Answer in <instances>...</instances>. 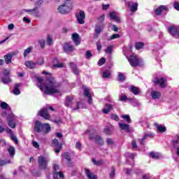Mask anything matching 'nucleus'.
Masks as SVG:
<instances>
[{
    "instance_id": "nucleus-20",
    "label": "nucleus",
    "mask_w": 179,
    "mask_h": 179,
    "mask_svg": "<svg viewBox=\"0 0 179 179\" xmlns=\"http://www.w3.org/2000/svg\"><path fill=\"white\" fill-rule=\"evenodd\" d=\"M119 127L122 131H125L128 133L131 132V127H129V124L125 123H119Z\"/></svg>"
},
{
    "instance_id": "nucleus-38",
    "label": "nucleus",
    "mask_w": 179,
    "mask_h": 179,
    "mask_svg": "<svg viewBox=\"0 0 179 179\" xmlns=\"http://www.w3.org/2000/svg\"><path fill=\"white\" fill-rule=\"evenodd\" d=\"M47 45H52V36L48 34L46 37Z\"/></svg>"
},
{
    "instance_id": "nucleus-6",
    "label": "nucleus",
    "mask_w": 179,
    "mask_h": 179,
    "mask_svg": "<svg viewBox=\"0 0 179 179\" xmlns=\"http://www.w3.org/2000/svg\"><path fill=\"white\" fill-rule=\"evenodd\" d=\"M9 75H10V72L8 70H4L3 71L2 76H1V82L4 85H8V83L12 82Z\"/></svg>"
},
{
    "instance_id": "nucleus-5",
    "label": "nucleus",
    "mask_w": 179,
    "mask_h": 179,
    "mask_svg": "<svg viewBox=\"0 0 179 179\" xmlns=\"http://www.w3.org/2000/svg\"><path fill=\"white\" fill-rule=\"evenodd\" d=\"M72 8H73V4H66L65 3L63 5H61L58 8V11L59 13H62L65 15L66 13H69L72 10Z\"/></svg>"
},
{
    "instance_id": "nucleus-15",
    "label": "nucleus",
    "mask_w": 179,
    "mask_h": 179,
    "mask_svg": "<svg viewBox=\"0 0 179 179\" xmlns=\"http://www.w3.org/2000/svg\"><path fill=\"white\" fill-rule=\"evenodd\" d=\"M162 12H166L165 14L167 13V12H169V8H167V6H159L156 10H155V14L157 16H159V15H162Z\"/></svg>"
},
{
    "instance_id": "nucleus-25",
    "label": "nucleus",
    "mask_w": 179,
    "mask_h": 179,
    "mask_svg": "<svg viewBox=\"0 0 179 179\" xmlns=\"http://www.w3.org/2000/svg\"><path fill=\"white\" fill-rule=\"evenodd\" d=\"M4 61L6 64H9L12 62V58H13V55L11 53H8L7 55H4L3 57Z\"/></svg>"
},
{
    "instance_id": "nucleus-36",
    "label": "nucleus",
    "mask_w": 179,
    "mask_h": 179,
    "mask_svg": "<svg viewBox=\"0 0 179 179\" xmlns=\"http://www.w3.org/2000/svg\"><path fill=\"white\" fill-rule=\"evenodd\" d=\"M92 162L93 164H94L95 166H101V164H104V161H103V159H100L97 161L96 160V159L92 158Z\"/></svg>"
},
{
    "instance_id": "nucleus-14",
    "label": "nucleus",
    "mask_w": 179,
    "mask_h": 179,
    "mask_svg": "<svg viewBox=\"0 0 179 179\" xmlns=\"http://www.w3.org/2000/svg\"><path fill=\"white\" fill-rule=\"evenodd\" d=\"M52 145L54 146V148H55V152L56 153H59V152H61V149H62V145L59 144L58 139L55 138L52 141Z\"/></svg>"
},
{
    "instance_id": "nucleus-48",
    "label": "nucleus",
    "mask_w": 179,
    "mask_h": 179,
    "mask_svg": "<svg viewBox=\"0 0 179 179\" xmlns=\"http://www.w3.org/2000/svg\"><path fill=\"white\" fill-rule=\"evenodd\" d=\"M63 157H64V159L66 160H67V162L69 161V160H71V154L69 152H64L63 154Z\"/></svg>"
},
{
    "instance_id": "nucleus-58",
    "label": "nucleus",
    "mask_w": 179,
    "mask_h": 179,
    "mask_svg": "<svg viewBox=\"0 0 179 179\" xmlns=\"http://www.w3.org/2000/svg\"><path fill=\"white\" fill-rule=\"evenodd\" d=\"M115 38H120V34H114L113 35L110 36L109 40H115Z\"/></svg>"
},
{
    "instance_id": "nucleus-62",
    "label": "nucleus",
    "mask_w": 179,
    "mask_h": 179,
    "mask_svg": "<svg viewBox=\"0 0 179 179\" xmlns=\"http://www.w3.org/2000/svg\"><path fill=\"white\" fill-rule=\"evenodd\" d=\"M32 145L36 148V149H38V148H40V145H38V143H37L36 141H32Z\"/></svg>"
},
{
    "instance_id": "nucleus-19",
    "label": "nucleus",
    "mask_w": 179,
    "mask_h": 179,
    "mask_svg": "<svg viewBox=\"0 0 179 179\" xmlns=\"http://www.w3.org/2000/svg\"><path fill=\"white\" fill-rule=\"evenodd\" d=\"M155 134L153 133L145 134L143 137L138 140V142H140V145H143V141H145V139H148V138H153Z\"/></svg>"
},
{
    "instance_id": "nucleus-34",
    "label": "nucleus",
    "mask_w": 179,
    "mask_h": 179,
    "mask_svg": "<svg viewBox=\"0 0 179 179\" xmlns=\"http://www.w3.org/2000/svg\"><path fill=\"white\" fill-rule=\"evenodd\" d=\"M38 8L37 7L33 8V9H24V10L27 12V13H31L37 15L38 13Z\"/></svg>"
},
{
    "instance_id": "nucleus-43",
    "label": "nucleus",
    "mask_w": 179,
    "mask_h": 179,
    "mask_svg": "<svg viewBox=\"0 0 179 179\" xmlns=\"http://www.w3.org/2000/svg\"><path fill=\"white\" fill-rule=\"evenodd\" d=\"M143 45H145L143 42H136L135 43L136 50H141L143 48Z\"/></svg>"
},
{
    "instance_id": "nucleus-23",
    "label": "nucleus",
    "mask_w": 179,
    "mask_h": 179,
    "mask_svg": "<svg viewBox=\"0 0 179 179\" xmlns=\"http://www.w3.org/2000/svg\"><path fill=\"white\" fill-rule=\"evenodd\" d=\"M129 90L135 96H138V94H139V93H141V90L139 89V87H136L134 85H131Z\"/></svg>"
},
{
    "instance_id": "nucleus-42",
    "label": "nucleus",
    "mask_w": 179,
    "mask_h": 179,
    "mask_svg": "<svg viewBox=\"0 0 179 179\" xmlns=\"http://www.w3.org/2000/svg\"><path fill=\"white\" fill-rule=\"evenodd\" d=\"M10 163H12L10 159L3 160L2 159H0V166H6V164H9Z\"/></svg>"
},
{
    "instance_id": "nucleus-57",
    "label": "nucleus",
    "mask_w": 179,
    "mask_h": 179,
    "mask_svg": "<svg viewBox=\"0 0 179 179\" xmlns=\"http://www.w3.org/2000/svg\"><path fill=\"white\" fill-rule=\"evenodd\" d=\"M104 132L106 135H111V134H113V132H111V129L108 127L105 128Z\"/></svg>"
},
{
    "instance_id": "nucleus-9",
    "label": "nucleus",
    "mask_w": 179,
    "mask_h": 179,
    "mask_svg": "<svg viewBox=\"0 0 179 179\" xmlns=\"http://www.w3.org/2000/svg\"><path fill=\"white\" fill-rule=\"evenodd\" d=\"M76 16L79 24H85V19H86V14L85 13V11L80 10L79 13L76 14Z\"/></svg>"
},
{
    "instance_id": "nucleus-59",
    "label": "nucleus",
    "mask_w": 179,
    "mask_h": 179,
    "mask_svg": "<svg viewBox=\"0 0 179 179\" xmlns=\"http://www.w3.org/2000/svg\"><path fill=\"white\" fill-rule=\"evenodd\" d=\"M126 155H127V157H129V159H131V160H134V158L136 156L135 153H129V152H128Z\"/></svg>"
},
{
    "instance_id": "nucleus-26",
    "label": "nucleus",
    "mask_w": 179,
    "mask_h": 179,
    "mask_svg": "<svg viewBox=\"0 0 179 179\" xmlns=\"http://www.w3.org/2000/svg\"><path fill=\"white\" fill-rule=\"evenodd\" d=\"M20 86H21L20 83L15 84L14 90H13V93L15 96H19V94H20V90H19V87H20Z\"/></svg>"
},
{
    "instance_id": "nucleus-17",
    "label": "nucleus",
    "mask_w": 179,
    "mask_h": 179,
    "mask_svg": "<svg viewBox=\"0 0 179 179\" xmlns=\"http://www.w3.org/2000/svg\"><path fill=\"white\" fill-rule=\"evenodd\" d=\"M103 29H104V24L96 25L95 27V34H94V38H97V37H99V34L101 33Z\"/></svg>"
},
{
    "instance_id": "nucleus-39",
    "label": "nucleus",
    "mask_w": 179,
    "mask_h": 179,
    "mask_svg": "<svg viewBox=\"0 0 179 179\" xmlns=\"http://www.w3.org/2000/svg\"><path fill=\"white\" fill-rule=\"evenodd\" d=\"M129 100V101H132L134 100L132 98H128L127 96L122 94L119 99V101H127Z\"/></svg>"
},
{
    "instance_id": "nucleus-52",
    "label": "nucleus",
    "mask_w": 179,
    "mask_h": 179,
    "mask_svg": "<svg viewBox=\"0 0 179 179\" xmlns=\"http://www.w3.org/2000/svg\"><path fill=\"white\" fill-rule=\"evenodd\" d=\"M44 64V58L39 57L36 61V65H43Z\"/></svg>"
},
{
    "instance_id": "nucleus-47",
    "label": "nucleus",
    "mask_w": 179,
    "mask_h": 179,
    "mask_svg": "<svg viewBox=\"0 0 179 179\" xmlns=\"http://www.w3.org/2000/svg\"><path fill=\"white\" fill-rule=\"evenodd\" d=\"M110 76H111V73L110 72V71L106 70L103 71V78H110Z\"/></svg>"
},
{
    "instance_id": "nucleus-13",
    "label": "nucleus",
    "mask_w": 179,
    "mask_h": 179,
    "mask_svg": "<svg viewBox=\"0 0 179 179\" xmlns=\"http://www.w3.org/2000/svg\"><path fill=\"white\" fill-rule=\"evenodd\" d=\"M83 94L85 97H87L88 99V103L92 104L93 103V99H92V93H90V91L86 86H83Z\"/></svg>"
},
{
    "instance_id": "nucleus-54",
    "label": "nucleus",
    "mask_w": 179,
    "mask_h": 179,
    "mask_svg": "<svg viewBox=\"0 0 179 179\" xmlns=\"http://www.w3.org/2000/svg\"><path fill=\"white\" fill-rule=\"evenodd\" d=\"M92 57H93V55H92V51L87 50L85 52V58L89 59V58H92Z\"/></svg>"
},
{
    "instance_id": "nucleus-1",
    "label": "nucleus",
    "mask_w": 179,
    "mask_h": 179,
    "mask_svg": "<svg viewBox=\"0 0 179 179\" xmlns=\"http://www.w3.org/2000/svg\"><path fill=\"white\" fill-rule=\"evenodd\" d=\"M36 80L38 82V87L41 90H45V94H55L59 93V86L61 85L55 80L53 77L47 78L44 83V80L41 77H36Z\"/></svg>"
},
{
    "instance_id": "nucleus-24",
    "label": "nucleus",
    "mask_w": 179,
    "mask_h": 179,
    "mask_svg": "<svg viewBox=\"0 0 179 179\" xmlns=\"http://www.w3.org/2000/svg\"><path fill=\"white\" fill-rule=\"evenodd\" d=\"M36 65H37V63L34 62L33 61L29 60L25 62V66L29 69H34V68H36Z\"/></svg>"
},
{
    "instance_id": "nucleus-2",
    "label": "nucleus",
    "mask_w": 179,
    "mask_h": 179,
    "mask_svg": "<svg viewBox=\"0 0 179 179\" xmlns=\"http://www.w3.org/2000/svg\"><path fill=\"white\" fill-rule=\"evenodd\" d=\"M128 61L133 68H136V66H142L143 65V62L142 59L138 57L135 55H131L128 58Z\"/></svg>"
},
{
    "instance_id": "nucleus-41",
    "label": "nucleus",
    "mask_w": 179,
    "mask_h": 179,
    "mask_svg": "<svg viewBox=\"0 0 179 179\" xmlns=\"http://www.w3.org/2000/svg\"><path fill=\"white\" fill-rule=\"evenodd\" d=\"M96 143L98 145H103L104 141H103V138L101 137L97 136L94 138Z\"/></svg>"
},
{
    "instance_id": "nucleus-21",
    "label": "nucleus",
    "mask_w": 179,
    "mask_h": 179,
    "mask_svg": "<svg viewBox=\"0 0 179 179\" xmlns=\"http://www.w3.org/2000/svg\"><path fill=\"white\" fill-rule=\"evenodd\" d=\"M72 40L76 45H79V44H80V37L78 34H73Z\"/></svg>"
},
{
    "instance_id": "nucleus-37",
    "label": "nucleus",
    "mask_w": 179,
    "mask_h": 179,
    "mask_svg": "<svg viewBox=\"0 0 179 179\" xmlns=\"http://www.w3.org/2000/svg\"><path fill=\"white\" fill-rule=\"evenodd\" d=\"M178 143H179V137L178 136H176L175 138L172 140V145L173 148H177L178 146Z\"/></svg>"
},
{
    "instance_id": "nucleus-50",
    "label": "nucleus",
    "mask_w": 179,
    "mask_h": 179,
    "mask_svg": "<svg viewBox=\"0 0 179 179\" xmlns=\"http://www.w3.org/2000/svg\"><path fill=\"white\" fill-rule=\"evenodd\" d=\"M38 44H40L42 50H44V48L45 47V41L44 39H41L38 41Z\"/></svg>"
},
{
    "instance_id": "nucleus-12",
    "label": "nucleus",
    "mask_w": 179,
    "mask_h": 179,
    "mask_svg": "<svg viewBox=\"0 0 179 179\" xmlns=\"http://www.w3.org/2000/svg\"><path fill=\"white\" fill-rule=\"evenodd\" d=\"M110 103H106L105 104V108L102 109V113L103 114H108L110 111L114 110V106H115V103L111 101H109Z\"/></svg>"
},
{
    "instance_id": "nucleus-3",
    "label": "nucleus",
    "mask_w": 179,
    "mask_h": 179,
    "mask_svg": "<svg viewBox=\"0 0 179 179\" xmlns=\"http://www.w3.org/2000/svg\"><path fill=\"white\" fill-rule=\"evenodd\" d=\"M65 106L66 107H70L73 111L79 110V102H73V97L66 96Z\"/></svg>"
},
{
    "instance_id": "nucleus-40",
    "label": "nucleus",
    "mask_w": 179,
    "mask_h": 179,
    "mask_svg": "<svg viewBox=\"0 0 179 179\" xmlns=\"http://www.w3.org/2000/svg\"><path fill=\"white\" fill-rule=\"evenodd\" d=\"M8 152L10 155V156L11 157H13V156H15V147L13 146H10L8 148Z\"/></svg>"
},
{
    "instance_id": "nucleus-8",
    "label": "nucleus",
    "mask_w": 179,
    "mask_h": 179,
    "mask_svg": "<svg viewBox=\"0 0 179 179\" xmlns=\"http://www.w3.org/2000/svg\"><path fill=\"white\" fill-rule=\"evenodd\" d=\"M8 125L10 128L16 127V116L13 113H10L7 116Z\"/></svg>"
},
{
    "instance_id": "nucleus-27",
    "label": "nucleus",
    "mask_w": 179,
    "mask_h": 179,
    "mask_svg": "<svg viewBox=\"0 0 179 179\" xmlns=\"http://www.w3.org/2000/svg\"><path fill=\"white\" fill-rule=\"evenodd\" d=\"M168 31L171 36H177V33L178 31V29H177L176 27H170L168 28Z\"/></svg>"
},
{
    "instance_id": "nucleus-18",
    "label": "nucleus",
    "mask_w": 179,
    "mask_h": 179,
    "mask_svg": "<svg viewBox=\"0 0 179 179\" xmlns=\"http://www.w3.org/2000/svg\"><path fill=\"white\" fill-rule=\"evenodd\" d=\"M127 6H129L131 12H136L138 10V3L128 1Z\"/></svg>"
},
{
    "instance_id": "nucleus-45",
    "label": "nucleus",
    "mask_w": 179,
    "mask_h": 179,
    "mask_svg": "<svg viewBox=\"0 0 179 179\" xmlns=\"http://www.w3.org/2000/svg\"><path fill=\"white\" fill-rule=\"evenodd\" d=\"M150 157H152V159H159L160 157V153L159 152H150Z\"/></svg>"
},
{
    "instance_id": "nucleus-7",
    "label": "nucleus",
    "mask_w": 179,
    "mask_h": 179,
    "mask_svg": "<svg viewBox=\"0 0 179 179\" xmlns=\"http://www.w3.org/2000/svg\"><path fill=\"white\" fill-rule=\"evenodd\" d=\"M38 115L44 118V120H48V121H51V115L50 113H48V108H42L38 113Z\"/></svg>"
},
{
    "instance_id": "nucleus-63",
    "label": "nucleus",
    "mask_w": 179,
    "mask_h": 179,
    "mask_svg": "<svg viewBox=\"0 0 179 179\" xmlns=\"http://www.w3.org/2000/svg\"><path fill=\"white\" fill-rule=\"evenodd\" d=\"M11 139L12 141H13V142H15V143H18V140H17V138L14 136L13 134L11 135Z\"/></svg>"
},
{
    "instance_id": "nucleus-11",
    "label": "nucleus",
    "mask_w": 179,
    "mask_h": 179,
    "mask_svg": "<svg viewBox=\"0 0 179 179\" xmlns=\"http://www.w3.org/2000/svg\"><path fill=\"white\" fill-rule=\"evenodd\" d=\"M63 50L64 52H73L76 48H75V46H73L71 42H69V43H64Z\"/></svg>"
},
{
    "instance_id": "nucleus-35",
    "label": "nucleus",
    "mask_w": 179,
    "mask_h": 179,
    "mask_svg": "<svg viewBox=\"0 0 179 179\" xmlns=\"http://www.w3.org/2000/svg\"><path fill=\"white\" fill-rule=\"evenodd\" d=\"M43 131H44V134H48V132L51 131V127L50 126V124L43 123Z\"/></svg>"
},
{
    "instance_id": "nucleus-51",
    "label": "nucleus",
    "mask_w": 179,
    "mask_h": 179,
    "mask_svg": "<svg viewBox=\"0 0 179 179\" xmlns=\"http://www.w3.org/2000/svg\"><path fill=\"white\" fill-rule=\"evenodd\" d=\"M104 64H106V58L102 57L99 60L98 65L99 66H101V65H104Z\"/></svg>"
},
{
    "instance_id": "nucleus-31",
    "label": "nucleus",
    "mask_w": 179,
    "mask_h": 179,
    "mask_svg": "<svg viewBox=\"0 0 179 179\" xmlns=\"http://www.w3.org/2000/svg\"><path fill=\"white\" fill-rule=\"evenodd\" d=\"M127 77L124 75L123 73L119 72L117 78L118 82H125Z\"/></svg>"
},
{
    "instance_id": "nucleus-10",
    "label": "nucleus",
    "mask_w": 179,
    "mask_h": 179,
    "mask_svg": "<svg viewBox=\"0 0 179 179\" xmlns=\"http://www.w3.org/2000/svg\"><path fill=\"white\" fill-rule=\"evenodd\" d=\"M154 83H155V85H159L160 87H162V89H164L165 87H166V82H167V79L162 77L160 78H155L153 80Z\"/></svg>"
},
{
    "instance_id": "nucleus-28",
    "label": "nucleus",
    "mask_w": 179,
    "mask_h": 179,
    "mask_svg": "<svg viewBox=\"0 0 179 179\" xmlns=\"http://www.w3.org/2000/svg\"><path fill=\"white\" fill-rule=\"evenodd\" d=\"M109 16L112 20H115V22H117V23H120V17L117 16V15L115 14V12H110L109 13Z\"/></svg>"
},
{
    "instance_id": "nucleus-56",
    "label": "nucleus",
    "mask_w": 179,
    "mask_h": 179,
    "mask_svg": "<svg viewBox=\"0 0 179 179\" xmlns=\"http://www.w3.org/2000/svg\"><path fill=\"white\" fill-rule=\"evenodd\" d=\"M53 68H64V64L61 62H58L57 64H54Z\"/></svg>"
},
{
    "instance_id": "nucleus-55",
    "label": "nucleus",
    "mask_w": 179,
    "mask_h": 179,
    "mask_svg": "<svg viewBox=\"0 0 179 179\" xmlns=\"http://www.w3.org/2000/svg\"><path fill=\"white\" fill-rule=\"evenodd\" d=\"M105 52L106 54H111L113 52V46H108Z\"/></svg>"
},
{
    "instance_id": "nucleus-32",
    "label": "nucleus",
    "mask_w": 179,
    "mask_h": 179,
    "mask_svg": "<svg viewBox=\"0 0 179 179\" xmlns=\"http://www.w3.org/2000/svg\"><path fill=\"white\" fill-rule=\"evenodd\" d=\"M85 173L87 174V177L89 179H97V177L93 174V173L90 172V170L85 169Z\"/></svg>"
},
{
    "instance_id": "nucleus-33",
    "label": "nucleus",
    "mask_w": 179,
    "mask_h": 179,
    "mask_svg": "<svg viewBox=\"0 0 179 179\" xmlns=\"http://www.w3.org/2000/svg\"><path fill=\"white\" fill-rule=\"evenodd\" d=\"M0 107L2 110H11L10 106L5 101L1 102Z\"/></svg>"
},
{
    "instance_id": "nucleus-44",
    "label": "nucleus",
    "mask_w": 179,
    "mask_h": 179,
    "mask_svg": "<svg viewBox=\"0 0 179 179\" xmlns=\"http://www.w3.org/2000/svg\"><path fill=\"white\" fill-rule=\"evenodd\" d=\"M32 50H33V48L32 47H29V48H27L24 51V54H23L24 58H26V57H27V55H29V54H30V52H31Z\"/></svg>"
},
{
    "instance_id": "nucleus-4",
    "label": "nucleus",
    "mask_w": 179,
    "mask_h": 179,
    "mask_svg": "<svg viewBox=\"0 0 179 179\" xmlns=\"http://www.w3.org/2000/svg\"><path fill=\"white\" fill-rule=\"evenodd\" d=\"M38 164L40 170H47V166L48 164V160L47 158L41 155L38 157Z\"/></svg>"
},
{
    "instance_id": "nucleus-49",
    "label": "nucleus",
    "mask_w": 179,
    "mask_h": 179,
    "mask_svg": "<svg viewBox=\"0 0 179 179\" xmlns=\"http://www.w3.org/2000/svg\"><path fill=\"white\" fill-rule=\"evenodd\" d=\"M106 144L108 146H113V145H114V141L113 138H106Z\"/></svg>"
},
{
    "instance_id": "nucleus-16",
    "label": "nucleus",
    "mask_w": 179,
    "mask_h": 179,
    "mask_svg": "<svg viewBox=\"0 0 179 179\" xmlns=\"http://www.w3.org/2000/svg\"><path fill=\"white\" fill-rule=\"evenodd\" d=\"M43 127L44 124H42V122L40 121H36L35 122L34 130L36 132L40 133L43 131Z\"/></svg>"
},
{
    "instance_id": "nucleus-61",
    "label": "nucleus",
    "mask_w": 179,
    "mask_h": 179,
    "mask_svg": "<svg viewBox=\"0 0 179 179\" xmlns=\"http://www.w3.org/2000/svg\"><path fill=\"white\" fill-rule=\"evenodd\" d=\"M96 48H97L99 52H100V51H101V43H100V41L96 42Z\"/></svg>"
},
{
    "instance_id": "nucleus-30",
    "label": "nucleus",
    "mask_w": 179,
    "mask_h": 179,
    "mask_svg": "<svg viewBox=\"0 0 179 179\" xmlns=\"http://www.w3.org/2000/svg\"><path fill=\"white\" fill-rule=\"evenodd\" d=\"M151 96L154 99H159V97H162V93L159 91H152L151 92Z\"/></svg>"
},
{
    "instance_id": "nucleus-60",
    "label": "nucleus",
    "mask_w": 179,
    "mask_h": 179,
    "mask_svg": "<svg viewBox=\"0 0 179 179\" xmlns=\"http://www.w3.org/2000/svg\"><path fill=\"white\" fill-rule=\"evenodd\" d=\"M124 171L127 176H131V173H132V169H129L127 168L124 169Z\"/></svg>"
},
{
    "instance_id": "nucleus-53",
    "label": "nucleus",
    "mask_w": 179,
    "mask_h": 179,
    "mask_svg": "<svg viewBox=\"0 0 179 179\" xmlns=\"http://www.w3.org/2000/svg\"><path fill=\"white\" fill-rule=\"evenodd\" d=\"M111 172L110 173V178H114V176H115V168L114 166H113L111 168Z\"/></svg>"
},
{
    "instance_id": "nucleus-64",
    "label": "nucleus",
    "mask_w": 179,
    "mask_h": 179,
    "mask_svg": "<svg viewBox=\"0 0 179 179\" xmlns=\"http://www.w3.org/2000/svg\"><path fill=\"white\" fill-rule=\"evenodd\" d=\"M173 7L176 10H179V3L178 1H175L173 3Z\"/></svg>"
},
{
    "instance_id": "nucleus-46",
    "label": "nucleus",
    "mask_w": 179,
    "mask_h": 179,
    "mask_svg": "<svg viewBox=\"0 0 179 179\" xmlns=\"http://www.w3.org/2000/svg\"><path fill=\"white\" fill-rule=\"evenodd\" d=\"M122 117L123 118V120L127 121V122H128L129 124H131V117H129V115H122Z\"/></svg>"
},
{
    "instance_id": "nucleus-22",
    "label": "nucleus",
    "mask_w": 179,
    "mask_h": 179,
    "mask_svg": "<svg viewBox=\"0 0 179 179\" xmlns=\"http://www.w3.org/2000/svg\"><path fill=\"white\" fill-rule=\"evenodd\" d=\"M70 67L71 68L74 75H79L80 71H79V69H78V66H76V64L73 63V62H70L69 63Z\"/></svg>"
},
{
    "instance_id": "nucleus-29",
    "label": "nucleus",
    "mask_w": 179,
    "mask_h": 179,
    "mask_svg": "<svg viewBox=\"0 0 179 179\" xmlns=\"http://www.w3.org/2000/svg\"><path fill=\"white\" fill-rule=\"evenodd\" d=\"M154 125H155V127H156V128L159 132H166V127L162 126V125L159 124L158 123H155Z\"/></svg>"
}]
</instances>
